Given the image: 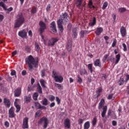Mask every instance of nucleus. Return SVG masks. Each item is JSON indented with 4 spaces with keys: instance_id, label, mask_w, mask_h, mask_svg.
Here are the masks:
<instances>
[{
    "instance_id": "1",
    "label": "nucleus",
    "mask_w": 129,
    "mask_h": 129,
    "mask_svg": "<svg viewBox=\"0 0 129 129\" xmlns=\"http://www.w3.org/2000/svg\"><path fill=\"white\" fill-rule=\"evenodd\" d=\"M57 25L59 30L60 32H63L64 29L63 28V24L66 25V23L68 22V16L67 13H63L61 16H60V19L57 20Z\"/></svg>"
},
{
    "instance_id": "2",
    "label": "nucleus",
    "mask_w": 129,
    "mask_h": 129,
    "mask_svg": "<svg viewBox=\"0 0 129 129\" xmlns=\"http://www.w3.org/2000/svg\"><path fill=\"white\" fill-rule=\"evenodd\" d=\"M26 64H28L29 70H32L33 68H35L38 66V60L34 58L33 56L29 55L26 60Z\"/></svg>"
},
{
    "instance_id": "3",
    "label": "nucleus",
    "mask_w": 129,
    "mask_h": 129,
    "mask_svg": "<svg viewBox=\"0 0 129 129\" xmlns=\"http://www.w3.org/2000/svg\"><path fill=\"white\" fill-rule=\"evenodd\" d=\"M25 23V17L23 14H18L16 17L14 28H20Z\"/></svg>"
},
{
    "instance_id": "4",
    "label": "nucleus",
    "mask_w": 129,
    "mask_h": 129,
    "mask_svg": "<svg viewBox=\"0 0 129 129\" xmlns=\"http://www.w3.org/2000/svg\"><path fill=\"white\" fill-rule=\"evenodd\" d=\"M41 37L42 38V41H43L44 44L46 45L47 46H54V45H55V43L58 41L57 38H52L49 40H48V39L45 40L44 38V36H43L42 34H41Z\"/></svg>"
},
{
    "instance_id": "5",
    "label": "nucleus",
    "mask_w": 129,
    "mask_h": 129,
    "mask_svg": "<svg viewBox=\"0 0 129 129\" xmlns=\"http://www.w3.org/2000/svg\"><path fill=\"white\" fill-rule=\"evenodd\" d=\"M52 75V77L55 80V82H58L59 83H62L64 78L61 75H59V73L56 72L55 71H53Z\"/></svg>"
},
{
    "instance_id": "6",
    "label": "nucleus",
    "mask_w": 129,
    "mask_h": 129,
    "mask_svg": "<svg viewBox=\"0 0 129 129\" xmlns=\"http://www.w3.org/2000/svg\"><path fill=\"white\" fill-rule=\"evenodd\" d=\"M39 26L40 27V28H39V31L40 32V36H41V35H43L42 34V33L46 29V24H45V23H44L42 21H40L39 22Z\"/></svg>"
},
{
    "instance_id": "7",
    "label": "nucleus",
    "mask_w": 129,
    "mask_h": 129,
    "mask_svg": "<svg viewBox=\"0 0 129 129\" xmlns=\"http://www.w3.org/2000/svg\"><path fill=\"white\" fill-rule=\"evenodd\" d=\"M29 118L25 117L23 119V122L22 124L23 128H29Z\"/></svg>"
},
{
    "instance_id": "8",
    "label": "nucleus",
    "mask_w": 129,
    "mask_h": 129,
    "mask_svg": "<svg viewBox=\"0 0 129 129\" xmlns=\"http://www.w3.org/2000/svg\"><path fill=\"white\" fill-rule=\"evenodd\" d=\"M120 33L122 38L126 36V29L124 26H121L120 28Z\"/></svg>"
},
{
    "instance_id": "9",
    "label": "nucleus",
    "mask_w": 129,
    "mask_h": 129,
    "mask_svg": "<svg viewBox=\"0 0 129 129\" xmlns=\"http://www.w3.org/2000/svg\"><path fill=\"white\" fill-rule=\"evenodd\" d=\"M19 99H15V102L14 103V105L15 107L16 108V112H19L20 110H21V106H20L19 104H18V102L19 101Z\"/></svg>"
},
{
    "instance_id": "10",
    "label": "nucleus",
    "mask_w": 129,
    "mask_h": 129,
    "mask_svg": "<svg viewBox=\"0 0 129 129\" xmlns=\"http://www.w3.org/2000/svg\"><path fill=\"white\" fill-rule=\"evenodd\" d=\"M19 36L21 37V38H26L27 37V32L26 30L24 29L22 31H20L18 33Z\"/></svg>"
},
{
    "instance_id": "11",
    "label": "nucleus",
    "mask_w": 129,
    "mask_h": 129,
    "mask_svg": "<svg viewBox=\"0 0 129 129\" xmlns=\"http://www.w3.org/2000/svg\"><path fill=\"white\" fill-rule=\"evenodd\" d=\"M22 91V89L21 88H18L16 89L14 91V95L15 97H19L21 95Z\"/></svg>"
},
{
    "instance_id": "12",
    "label": "nucleus",
    "mask_w": 129,
    "mask_h": 129,
    "mask_svg": "<svg viewBox=\"0 0 129 129\" xmlns=\"http://www.w3.org/2000/svg\"><path fill=\"white\" fill-rule=\"evenodd\" d=\"M50 28H51V30L53 33H57V29H56V23L55 22H52L50 24Z\"/></svg>"
},
{
    "instance_id": "13",
    "label": "nucleus",
    "mask_w": 129,
    "mask_h": 129,
    "mask_svg": "<svg viewBox=\"0 0 129 129\" xmlns=\"http://www.w3.org/2000/svg\"><path fill=\"white\" fill-rule=\"evenodd\" d=\"M102 32H103V28L102 27H98L96 28L95 34H96V36H99Z\"/></svg>"
},
{
    "instance_id": "14",
    "label": "nucleus",
    "mask_w": 129,
    "mask_h": 129,
    "mask_svg": "<svg viewBox=\"0 0 129 129\" xmlns=\"http://www.w3.org/2000/svg\"><path fill=\"white\" fill-rule=\"evenodd\" d=\"M35 105L38 109H46V107L41 105V104L39 103L38 102L35 103Z\"/></svg>"
},
{
    "instance_id": "15",
    "label": "nucleus",
    "mask_w": 129,
    "mask_h": 129,
    "mask_svg": "<svg viewBox=\"0 0 129 129\" xmlns=\"http://www.w3.org/2000/svg\"><path fill=\"white\" fill-rule=\"evenodd\" d=\"M104 104H105V101L104 99H101L100 100V102L99 103L98 108L99 109H101L103 106H104Z\"/></svg>"
},
{
    "instance_id": "16",
    "label": "nucleus",
    "mask_w": 129,
    "mask_h": 129,
    "mask_svg": "<svg viewBox=\"0 0 129 129\" xmlns=\"http://www.w3.org/2000/svg\"><path fill=\"white\" fill-rule=\"evenodd\" d=\"M94 65L96 67H100L101 68V62H100V59H97L94 62Z\"/></svg>"
},
{
    "instance_id": "17",
    "label": "nucleus",
    "mask_w": 129,
    "mask_h": 129,
    "mask_svg": "<svg viewBox=\"0 0 129 129\" xmlns=\"http://www.w3.org/2000/svg\"><path fill=\"white\" fill-rule=\"evenodd\" d=\"M4 103L6 107H10V106H11V101L8 99L4 98Z\"/></svg>"
},
{
    "instance_id": "18",
    "label": "nucleus",
    "mask_w": 129,
    "mask_h": 129,
    "mask_svg": "<svg viewBox=\"0 0 129 129\" xmlns=\"http://www.w3.org/2000/svg\"><path fill=\"white\" fill-rule=\"evenodd\" d=\"M64 126L67 128H70V120L68 118H66L64 120Z\"/></svg>"
},
{
    "instance_id": "19",
    "label": "nucleus",
    "mask_w": 129,
    "mask_h": 129,
    "mask_svg": "<svg viewBox=\"0 0 129 129\" xmlns=\"http://www.w3.org/2000/svg\"><path fill=\"white\" fill-rule=\"evenodd\" d=\"M31 95H29L28 96H24V100L26 103H29L31 102Z\"/></svg>"
},
{
    "instance_id": "20",
    "label": "nucleus",
    "mask_w": 129,
    "mask_h": 129,
    "mask_svg": "<svg viewBox=\"0 0 129 129\" xmlns=\"http://www.w3.org/2000/svg\"><path fill=\"white\" fill-rule=\"evenodd\" d=\"M119 61H120V54L118 53V54H116L115 55V59L114 61L115 65H116V64H118Z\"/></svg>"
},
{
    "instance_id": "21",
    "label": "nucleus",
    "mask_w": 129,
    "mask_h": 129,
    "mask_svg": "<svg viewBox=\"0 0 129 129\" xmlns=\"http://www.w3.org/2000/svg\"><path fill=\"white\" fill-rule=\"evenodd\" d=\"M89 25V26H91V27L95 26V25H96V18L95 17H93V20L90 22Z\"/></svg>"
},
{
    "instance_id": "22",
    "label": "nucleus",
    "mask_w": 129,
    "mask_h": 129,
    "mask_svg": "<svg viewBox=\"0 0 129 129\" xmlns=\"http://www.w3.org/2000/svg\"><path fill=\"white\" fill-rule=\"evenodd\" d=\"M88 7L89 8V9H95V7L93 6V2H92V0L89 1Z\"/></svg>"
},
{
    "instance_id": "23",
    "label": "nucleus",
    "mask_w": 129,
    "mask_h": 129,
    "mask_svg": "<svg viewBox=\"0 0 129 129\" xmlns=\"http://www.w3.org/2000/svg\"><path fill=\"white\" fill-rule=\"evenodd\" d=\"M102 92V88L101 87H99L98 90L96 91L97 97L100 96V93Z\"/></svg>"
},
{
    "instance_id": "24",
    "label": "nucleus",
    "mask_w": 129,
    "mask_h": 129,
    "mask_svg": "<svg viewBox=\"0 0 129 129\" xmlns=\"http://www.w3.org/2000/svg\"><path fill=\"white\" fill-rule=\"evenodd\" d=\"M89 127H90V122L89 121L86 122L84 125V129H88Z\"/></svg>"
},
{
    "instance_id": "25",
    "label": "nucleus",
    "mask_w": 129,
    "mask_h": 129,
    "mask_svg": "<svg viewBox=\"0 0 129 129\" xmlns=\"http://www.w3.org/2000/svg\"><path fill=\"white\" fill-rule=\"evenodd\" d=\"M109 115H110L109 113L107 114L106 113H102V117H103L105 120H106V119L109 117Z\"/></svg>"
},
{
    "instance_id": "26",
    "label": "nucleus",
    "mask_w": 129,
    "mask_h": 129,
    "mask_svg": "<svg viewBox=\"0 0 129 129\" xmlns=\"http://www.w3.org/2000/svg\"><path fill=\"white\" fill-rule=\"evenodd\" d=\"M40 82L41 86L44 88H46V82L43 79L40 80Z\"/></svg>"
},
{
    "instance_id": "27",
    "label": "nucleus",
    "mask_w": 129,
    "mask_h": 129,
    "mask_svg": "<svg viewBox=\"0 0 129 129\" xmlns=\"http://www.w3.org/2000/svg\"><path fill=\"white\" fill-rule=\"evenodd\" d=\"M97 122V118L96 117H94L92 120V125L94 126L96 125Z\"/></svg>"
},
{
    "instance_id": "28",
    "label": "nucleus",
    "mask_w": 129,
    "mask_h": 129,
    "mask_svg": "<svg viewBox=\"0 0 129 129\" xmlns=\"http://www.w3.org/2000/svg\"><path fill=\"white\" fill-rule=\"evenodd\" d=\"M43 123V127L46 128L48 126V119L47 118H45V119H44Z\"/></svg>"
},
{
    "instance_id": "29",
    "label": "nucleus",
    "mask_w": 129,
    "mask_h": 129,
    "mask_svg": "<svg viewBox=\"0 0 129 129\" xmlns=\"http://www.w3.org/2000/svg\"><path fill=\"white\" fill-rule=\"evenodd\" d=\"M42 104L45 106L48 105V99L47 98H45L42 100Z\"/></svg>"
},
{
    "instance_id": "30",
    "label": "nucleus",
    "mask_w": 129,
    "mask_h": 129,
    "mask_svg": "<svg viewBox=\"0 0 129 129\" xmlns=\"http://www.w3.org/2000/svg\"><path fill=\"white\" fill-rule=\"evenodd\" d=\"M77 77V82L79 83V84H81V83H82V78H81L80 75H78Z\"/></svg>"
},
{
    "instance_id": "31",
    "label": "nucleus",
    "mask_w": 129,
    "mask_h": 129,
    "mask_svg": "<svg viewBox=\"0 0 129 129\" xmlns=\"http://www.w3.org/2000/svg\"><path fill=\"white\" fill-rule=\"evenodd\" d=\"M102 113H106V111H107V106L105 105L102 107Z\"/></svg>"
},
{
    "instance_id": "32",
    "label": "nucleus",
    "mask_w": 129,
    "mask_h": 129,
    "mask_svg": "<svg viewBox=\"0 0 129 129\" xmlns=\"http://www.w3.org/2000/svg\"><path fill=\"white\" fill-rule=\"evenodd\" d=\"M38 86L37 88V91L39 92L40 94H42V88H41V86L40 85V84H37Z\"/></svg>"
},
{
    "instance_id": "33",
    "label": "nucleus",
    "mask_w": 129,
    "mask_h": 129,
    "mask_svg": "<svg viewBox=\"0 0 129 129\" xmlns=\"http://www.w3.org/2000/svg\"><path fill=\"white\" fill-rule=\"evenodd\" d=\"M92 63H89L88 65V69L89 70H90L91 73H92L93 72V70H92Z\"/></svg>"
},
{
    "instance_id": "34",
    "label": "nucleus",
    "mask_w": 129,
    "mask_h": 129,
    "mask_svg": "<svg viewBox=\"0 0 129 129\" xmlns=\"http://www.w3.org/2000/svg\"><path fill=\"white\" fill-rule=\"evenodd\" d=\"M124 12H126V9L124 8H120L118 9L119 13H124Z\"/></svg>"
},
{
    "instance_id": "35",
    "label": "nucleus",
    "mask_w": 129,
    "mask_h": 129,
    "mask_svg": "<svg viewBox=\"0 0 129 129\" xmlns=\"http://www.w3.org/2000/svg\"><path fill=\"white\" fill-rule=\"evenodd\" d=\"M38 96H39V94H38V93H35L33 95V98L34 100H37V99H38Z\"/></svg>"
},
{
    "instance_id": "36",
    "label": "nucleus",
    "mask_w": 129,
    "mask_h": 129,
    "mask_svg": "<svg viewBox=\"0 0 129 129\" xmlns=\"http://www.w3.org/2000/svg\"><path fill=\"white\" fill-rule=\"evenodd\" d=\"M0 7H2V8H3L5 11V10H7V7L4 2H0Z\"/></svg>"
},
{
    "instance_id": "37",
    "label": "nucleus",
    "mask_w": 129,
    "mask_h": 129,
    "mask_svg": "<svg viewBox=\"0 0 129 129\" xmlns=\"http://www.w3.org/2000/svg\"><path fill=\"white\" fill-rule=\"evenodd\" d=\"M107 6H108V3L107 2H104L102 8V10H105L107 8Z\"/></svg>"
},
{
    "instance_id": "38",
    "label": "nucleus",
    "mask_w": 129,
    "mask_h": 129,
    "mask_svg": "<svg viewBox=\"0 0 129 129\" xmlns=\"http://www.w3.org/2000/svg\"><path fill=\"white\" fill-rule=\"evenodd\" d=\"M81 75H85V74H87V71L86 70L84 69L80 71Z\"/></svg>"
},
{
    "instance_id": "39",
    "label": "nucleus",
    "mask_w": 129,
    "mask_h": 129,
    "mask_svg": "<svg viewBox=\"0 0 129 129\" xmlns=\"http://www.w3.org/2000/svg\"><path fill=\"white\" fill-rule=\"evenodd\" d=\"M55 86H56V87H57L58 89H62V88H63V87L60 84L55 83Z\"/></svg>"
},
{
    "instance_id": "40",
    "label": "nucleus",
    "mask_w": 129,
    "mask_h": 129,
    "mask_svg": "<svg viewBox=\"0 0 129 129\" xmlns=\"http://www.w3.org/2000/svg\"><path fill=\"white\" fill-rule=\"evenodd\" d=\"M44 119H46V117H42L41 118L40 120L38 121V124H41L44 121Z\"/></svg>"
},
{
    "instance_id": "41",
    "label": "nucleus",
    "mask_w": 129,
    "mask_h": 129,
    "mask_svg": "<svg viewBox=\"0 0 129 129\" xmlns=\"http://www.w3.org/2000/svg\"><path fill=\"white\" fill-rule=\"evenodd\" d=\"M37 12V8H34L31 10V14H35Z\"/></svg>"
},
{
    "instance_id": "42",
    "label": "nucleus",
    "mask_w": 129,
    "mask_h": 129,
    "mask_svg": "<svg viewBox=\"0 0 129 129\" xmlns=\"http://www.w3.org/2000/svg\"><path fill=\"white\" fill-rule=\"evenodd\" d=\"M108 56H109V54H106L104 56L103 58V62H105V61H106V59L108 58Z\"/></svg>"
},
{
    "instance_id": "43",
    "label": "nucleus",
    "mask_w": 129,
    "mask_h": 129,
    "mask_svg": "<svg viewBox=\"0 0 129 129\" xmlns=\"http://www.w3.org/2000/svg\"><path fill=\"white\" fill-rule=\"evenodd\" d=\"M104 39L105 40L106 43L108 44V40H109V37L107 36H105L104 37Z\"/></svg>"
},
{
    "instance_id": "44",
    "label": "nucleus",
    "mask_w": 129,
    "mask_h": 129,
    "mask_svg": "<svg viewBox=\"0 0 129 129\" xmlns=\"http://www.w3.org/2000/svg\"><path fill=\"white\" fill-rule=\"evenodd\" d=\"M56 101L57 104H60V103H61V100L58 97H56Z\"/></svg>"
},
{
    "instance_id": "45",
    "label": "nucleus",
    "mask_w": 129,
    "mask_h": 129,
    "mask_svg": "<svg viewBox=\"0 0 129 129\" xmlns=\"http://www.w3.org/2000/svg\"><path fill=\"white\" fill-rule=\"evenodd\" d=\"M11 75L12 76H15L16 78H17V76L16 75V71H12L11 73Z\"/></svg>"
},
{
    "instance_id": "46",
    "label": "nucleus",
    "mask_w": 129,
    "mask_h": 129,
    "mask_svg": "<svg viewBox=\"0 0 129 129\" xmlns=\"http://www.w3.org/2000/svg\"><path fill=\"white\" fill-rule=\"evenodd\" d=\"M122 46H123V51L124 52L126 51L127 49L126 48V45L125 44V43H123L122 44Z\"/></svg>"
},
{
    "instance_id": "47",
    "label": "nucleus",
    "mask_w": 129,
    "mask_h": 129,
    "mask_svg": "<svg viewBox=\"0 0 129 129\" xmlns=\"http://www.w3.org/2000/svg\"><path fill=\"white\" fill-rule=\"evenodd\" d=\"M85 32H86V31H84L83 30H82L81 31L80 35H81V38H83L84 37V34H85Z\"/></svg>"
},
{
    "instance_id": "48",
    "label": "nucleus",
    "mask_w": 129,
    "mask_h": 129,
    "mask_svg": "<svg viewBox=\"0 0 129 129\" xmlns=\"http://www.w3.org/2000/svg\"><path fill=\"white\" fill-rule=\"evenodd\" d=\"M82 1L83 0H77V4L78 6L82 5Z\"/></svg>"
},
{
    "instance_id": "49",
    "label": "nucleus",
    "mask_w": 129,
    "mask_h": 129,
    "mask_svg": "<svg viewBox=\"0 0 129 129\" xmlns=\"http://www.w3.org/2000/svg\"><path fill=\"white\" fill-rule=\"evenodd\" d=\"M116 45V40L114 39L112 42V47H115Z\"/></svg>"
},
{
    "instance_id": "50",
    "label": "nucleus",
    "mask_w": 129,
    "mask_h": 129,
    "mask_svg": "<svg viewBox=\"0 0 129 129\" xmlns=\"http://www.w3.org/2000/svg\"><path fill=\"white\" fill-rule=\"evenodd\" d=\"M67 49L68 50V51H69V52H70V51H71V50L72 49V48H71V45H68L67 46Z\"/></svg>"
},
{
    "instance_id": "51",
    "label": "nucleus",
    "mask_w": 129,
    "mask_h": 129,
    "mask_svg": "<svg viewBox=\"0 0 129 129\" xmlns=\"http://www.w3.org/2000/svg\"><path fill=\"white\" fill-rule=\"evenodd\" d=\"M35 48H36V51H37V52L40 51V46H39L38 44H35Z\"/></svg>"
},
{
    "instance_id": "52",
    "label": "nucleus",
    "mask_w": 129,
    "mask_h": 129,
    "mask_svg": "<svg viewBox=\"0 0 129 129\" xmlns=\"http://www.w3.org/2000/svg\"><path fill=\"white\" fill-rule=\"evenodd\" d=\"M54 100H55V97L54 96H51L49 97L50 101H54Z\"/></svg>"
},
{
    "instance_id": "53",
    "label": "nucleus",
    "mask_w": 129,
    "mask_h": 129,
    "mask_svg": "<svg viewBox=\"0 0 129 129\" xmlns=\"http://www.w3.org/2000/svg\"><path fill=\"white\" fill-rule=\"evenodd\" d=\"M25 50L27 52H31V48H30V46H26Z\"/></svg>"
},
{
    "instance_id": "54",
    "label": "nucleus",
    "mask_w": 129,
    "mask_h": 129,
    "mask_svg": "<svg viewBox=\"0 0 129 129\" xmlns=\"http://www.w3.org/2000/svg\"><path fill=\"white\" fill-rule=\"evenodd\" d=\"M14 110H15V108L14 107H11L9 110V113H14Z\"/></svg>"
},
{
    "instance_id": "55",
    "label": "nucleus",
    "mask_w": 129,
    "mask_h": 129,
    "mask_svg": "<svg viewBox=\"0 0 129 129\" xmlns=\"http://www.w3.org/2000/svg\"><path fill=\"white\" fill-rule=\"evenodd\" d=\"M5 125L6 127H9L10 126V123L8 121H5Z\"/></svg>"
},
{
    "instance_id": "56",
    "label": "nucleus",
    "mask_w": 129,
    "mask_h": 129,
    "mask_svg": "<svg viewBox=\"0 0 129 129\" xmlns=\"http://www.w3.org/2000/svg\"><path fill=\"white\" fill-rule=\"evenodd\" d=\"M15 115H16L14 113H9V117L11 118H13V117H15Z\"/></svg>"
},
{
    "instance_id": "57",
    "label": "nucleus",
    "mask_w": 129,
    "mask_h": 129,
    "mask_svg": "<svg viewBox=\"0 0 129 129\" xmlns=\"http://www.w3.org/2000/svg\"><path fill=\"white\" fill-rule=\"evenodd\" d=\"M50 9H51V5H50V4H48L46 8V11L49 12V11H50Z\"/></svg>"
},
{
    "instance_id": "58",
    "label": "nucleus",
    "mask_w": 129,
    "mask_h": 129,
    "mask_svg": "<svg viewBox=\"0 0 129 129\" xmlns=\"http://www.w3.org/2000/svg\"><path fill=\"white\" fill-rule=\"evenodd\" d=\"M45 70H43L41 71V76H42V77H44V76H45Z\"/></svg>"
},
{
    "instance_id": "59",
    "label": "nucleus",
    "mask_w": 129,
    "mask_h": 129,
    "mask_svg": "<svg viewBox=\"0 0 129 129\" xmlns=\"http://www.w3.org/2000/svg\"><path fill=\"white\" fill-rule=\"evenodd\" d=\"M113 96V94H111L108 96V99H112V97Z\"/></svg>"
},
{
    "instance_id": "60",
    "label": "nucleus",
    "mask_w": 129,
    "mask_h": 129,
    "mask_svg": "<svg viewBox=\"0 0 129 129\" xmlns=\"http://www.w3.org/2000/svg\"><path fill=\"white\" fill-rule=\"evenodd\" d=\"M13 8L12 7H10L9 9L6 8V10H5V11H7L8 12H12V11H13Z\"/></svg>"
},
{
    "instance_id": "61",
    "label": "nucleus",
    "mask_w": 129,
    "mask_h": 129,
    "mask_svg": "<svg viewBox=\"0 0 129 129\" xmlns=\"http://www.w3.org/2000/svg\"><path fill=\"white\" fill-rule=\"evenodd\" d=\"M4 17L2 15H0V22L4 21Z\"/></svg>"
},
{
    "instance_id": "62",
    "label": "nucleus",
    "mask_w": 129,
    "mask_h": 129,
    "mask_svg": "<svg viewBox=\"0 0 129 129\" xmlns=\"http://www.w3.org/2000/svg\"><path fill=\"white\" fill-rule=\"evenodd\" d=\"M117 124V122L116 121H112V125H113V126H115V125H116V124Z\"/></svg>"
},
{
    "instance_id": "63",
    "label": "nucleus",
    "mask_w": 129,
    "mask_h": 129,
    "mask_svg": "<svg viewBox=\"0 0 129 129\" xmlns=\"http://www.w3.org/2000/svg\"><path fill=\"white\" fill-rule=\"evenodd\" d=\"M83 121H84V120L82 119H80L78 120V122H79V124H81V123H83Z\"/></svg>"
},
{
    "instance_id": "64",
    "label": "nucleus",
    "mask_w": 129,
    "mask_h": 129,
    "mask_svg": "<svg viewBox=\"0 0 129 129\" xmlns=\"http://www.w3.org/2000/svg\"><path fill=\"white\" fill-rule=\"evenodd\" d=\"M15 55H17V50H15L12 52V56L14 57V56H15Z\"/></svg>"
}]
</instances>
